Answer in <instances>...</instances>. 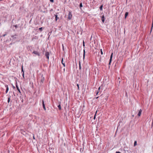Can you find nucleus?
Wrapping results in <instances>:
<instances>
[{
  "instance_id": "72a5a7b5",
  "label": "nucleus",
  "mask_w": 153,
  "mask_h": 153,
  "mask_svg": "<svg viewBox=\"0 0 153 153\" xmlns=\"http://www.w3.org/2000/svg\"><path fill=\"white\" fill-rule=\"evenodd\" d=\"M13 88L14 89V88H15V86H13Z\"/></svg>"
},
{
  "instance_id": "c85d7f7f",
  "label": "nucleus",
  "mask_w": 153,
  "mask_h": 153,
  "mask_svg": "<svg viewBox=\"0 0 153 153\" xmlns=\"http://www.w3.org/2000/svg\"><path fill=\"white\" fill-rule=\"evenodd\" d=\"M21 100L22 102H23V98H22Z\"/></svg>"
},
{
  "instance_id": "2eb2a0df",
  "label": "nucleus",
  "mask_w": 153,
  "mask_h": 153,
  "mask_svg": "<svg viewBox=\"0 0 153 153\" xmlns=\"http://www.w3.org/2000/svg\"><path fill=\"white\" fill-rule=\"evenodd\" d=\"M128 12H126V13L125 14V19H126L127 16L128 15Z\"/></svg>"
},
{
  "instance_id": "f03ea898",
  "label": "nucleus",
  "mask_w": 153,
  "mask_h": 153,
  "mask_svg": "<svg viewBox=\"0 0 153 153\" xmlns=\"http://www.w3.org/2000/svg\"><path fill=\"white\" fill-rule=\"evenodd\" d=\"M100 17L102 22L104 23L105 21V17L103 13H101L100 14Z\"/></svg>"
},
{
  "instance_id": "c9c22d12",
  "label": "nucleus",
  "mask_w": 153,
  "mask_h": 153,
  "mask_svg": "<svg viewBox=\"0 0 153 153\" xmlns=\"http://www.w3.org/2000/svg\"><path fill=\"white\" fill-rule=\"evenodd\" d=\"M65 68H64V69H63V70H64V72L65 71Z\"/></svg>"
},
{
  "instance_id": "393cba45",
  "label": "nucleus",
  "mask_w": 153,
  "mask_h": 153,
  "mask_svg": "<svg viewBox=\"0 0 153 153\" xmlns=\"http://www.w3.org/2000/svg\"><path fill=\"white\" fill-rule=\"evenodd\" d=\"M22 76L23 77V78H24V73H22Z\"/></svg>"
},
{
  "instance_id": "a878e982",
  "label": "nucleus",
  "mask_w": 153,
  "mask_h": 153,
  "mask_svg": "<svg viewBox=\"0 0 153 153\" xmlns=\"http://www.w3.org/2000/svg\"><path fill=\"white\" fill-rule=\"evenodd\" d=\"M6 35H7V33H5V34H3V35H2V36H3V37H4V36H5Z\"/></svg>"
},
{
  "instance_id": "f8f14e48",
  "label": "nucleus",
  "mask_w": 153,
  "mask_h": 153,
  "mask_svg": "<svg viewBox=\"0 0 153 153\" xmlns=\"http://www.w3.org/2000/svg\"><path fill=\"white\" fill-rule=\"evenodd\" d=\"M61 62L62 64L63 65L64 67H65V63L63 62V58H62L61 60Z\"/></svg>"
},
{
  "instance_id": "4c0bfd02",
  "label": "nucleus",
  "mask_w": 153,
  "mask_h": 153,
  "mask_svg": "<svg viewBox=\"0 0 153 153\" xmlns=\"http://www.w3.org/2000/svg\"><path fill=\"white\" fill-rule=\"evenodd\" d=\"M98 97H97V98Z\"/></svg>"
},
{
  "instance_id": "20e7f679",
  "label": "nucleus",
  "mask_w": 153,
  "mask_h": 153,
  "mask_svg": "<svg viewBox=\"0 0 153 153\" xmlns=\"http://www.w3.org/2000/svg\"><path fill=\"white\" fill-rule=\"evenodd\" d=\"M17 35L16 34H15L14 35H12L11 36V37L12 38V39L13 40H15V39H17Z\"/></svg>"
},
{
  "instance_id": "dca6fc26",
  "label": "nucleus",
  "mask_w": 153,
  "mask_h": 153,
  "mask_svg": "<svg viewBox=\"0 0 153 153\" xmlns=\"http://www.w3.org/2000/svg\"><path fill=\"white\" fill-rule=\"evenodd\" d=\"M11 97V96H10V95H9V97L8 98V100H7V102L8 103L9 102H10V98Z\"/></svg>"
},
{
  "instance_id": "cd10ccee",
  "label": "nucleus",
  "mask_w": 153,
  "mask_h": 153,
  "mask_svg": "<svg viewBox=\"0 0 153 153\" xmlns=\"http://www.w3.org/2000/svg\"><path fill=\"white\" fill-rule=\"evenodd\" d=\"M79 69H80L81 67V65H80V62H79Z\"/></svg>"
},
{
  "instance_id": "f257e3e1",
  "label": "nucleus",
  "mask_w": 153,
  "mask_h": 153,
  "mask_svg": "<svg viewBox=\"0 0 153 153\" xmlns=\"http://www.w3.org/2000/svg\"><path fill=\"white\" fill-rule=\"evenodd\" d=\"M83 47L84 49H85V42H84V41H83ZM85 49H84L83 50V59H85Z\"/></svg>"
},
{
  "instance_id": "423d86ee",
  "label": "nucleus",
  "mask_w": 153,
  "mask_h": 153,
  "mask_svg": "<svg viewBox=\"0 0 153 153\" xmlns=\"http://www.w3.org/2000/svg\"><path fill=\"white\" fill-rule=\"evenodd\" d=\"M42 106H43V108H44V110L45 111H46V108L45 107L44 101L43 100H42Z\"/></svg>"
},
{
  "instance_id": "9b49d317",
  "label": "nucleus",
  "mask_w": 153,
  "mask_h": 153,
  "mask_svg": "<svg viewBox=\"0 0 153 153\" xmlns=\"http://www.w3.org/2000/svg\"><path fill=\"white\" fill-rule=\"evenodd\" d=\"M113 54V53H112L111 54V56H110V61H109V65L110 64V63L112 60V57Z\"/></svg>"
},
{
  "instance_id": "a211bd4d",
  "label": "nucleus",
  "mask_w": 153,
  "mask_h": 153,
  "mask_svg": "<svg viewBox=\"0 0 153 153\" xmlns=\"http://www.w3.org/2000/svg\"><path fill=\"white\" fill-rule=\"evenodd\" d=\"M103 5H101L100 7V10H102Z\"/></svg>"
},
{
  "instance_id": "b1692460",
  "label": "nucleus",
  "mask_w": 153,
  "mask_h": 153,
  "mask_svg": "<svg viewBox=\"0 0 153 153\" xmlns=\"http://www.w3.org/2000/svg\"><path fill=\"white\" fill-rule=\"evenodd\" d=\"M77 87H78V90H79V85L78 84H77Z\"/></svg>"
},
{
  "instance_id": "aec40b11",
  "label": "nucleus",
  "mask_w": 153,
  "mask_h": 153,
  "mask_svg": "<svg viewBox=\"0 0 153 153\" xmlns=\"http://www.w3.org/2000/svg\"><path fill=\"white\" fill-rule=\"evenodd\" d=\"M79 7L80 8L82 7V2L80 3L79 4Z\"/></svg>"
},
{
  "instance_id": "473e14b6",
  "label": "nucleus",
  "mask_w": 153,
  "mask_h": 153,
  "mask_svg": "<svg viewBox=\"0 0 153 153\" xmlns=\"http://www.w3.org/2000/svg\"><path fill=\"white\" fill-rule=\"evenodd\" d=\"M98 93H99V92L98 91H97V92H96V95H97V94H98Z\"/></svg>"
},
{
  "instance_id": "f3484780",
  "label": "nucleus",
  "mask_w": 153,
  "mask_h": 153,
  "mask_svg": "<svg viewBox=\"0 0 153 153\" xmlns=\"http://www.w3.org/2000/svg\"><path fill=\"white\" fill-rule=\"evenodd\" d=\"M58 107L59 108V110H60L61 109V105H60V104H59L58 105Z\"/></svg>"
},
{
  "instance_id": "bb28decb",
  "label": "nucleus",
  "mask_w": 153,
  "mask_h": 153,
  "mask_svg": "<svg viewBox=\"0 0 153 153\" xmlns=\"http://www.w3.org/2000/svg\"><path fill=\"white\" fill-rule=\"evenodd\" d=\"M101 53L102 55L103 54V52L102 50V49H101Z\"/></svg>"
},
{
  "instance_id": "f704fd0d",
  "label": "nucleus",
  "mask_w": 153,
  "mask_h": 153,
  "mask_svg": "<svg viewBox=\"0 0 153 153\" xmlns=\"http://www.w3.org/2000/svg\"><path fill=\"white\" fill-rule=\"evenodd\" d=\"M100 87H99L98 89V90H100Z\"/></svg>"
},
{
  "instance_id": "39448f33",
  "label": "nucleus",
  "mask_w": 153,
  "mask_h": 153,
  "mask_svg": "<svg viewBox=\"0 0 153 153\" xmlns=\"http://www.w3.org/2000/svg\"><path fill=\"white\" fill-rule=\"evenodd\" d=\"M49 53L48 52H46L45 53V56H46V58L48 59V60L49 59Z\"/></svg>"
},
{
  "instance_id": "ddd939ff",
  "label": "nucleus",
  "mask_w": 153,
  "mask_h": 153,
  "mask_svg": "<svg viewBox=\"0 0 153 153\" xmlns=\"http://www.w3.org/2000/svg\"><path fill=\"white\" fill-rule=\"evenodd\" d=\"M142 111L141 109H140L139 110L138 113V116H140Z\"/></svg>"
},
{
  "instance_id": "7c9ffc66",
  "label": "nucleus",
  "mask_w": 153,
  "mask_h": 153,
  "mask_svg": "<svg viewBox=\"0 0 153 153\" xmlns=\"http://www.w3.org/2000/svg\"><path fill=\"white\" fill-rule=\"evenodd\" d=\"M96 118V114H95V115H94V120L95 119V118Z\"/></svg>"
},
{
  "instance_id": "6e6552de",
  "label": "nucleus",
  "mask_w": 153,
  "mask_h": 153,
  "mask_svg": "<svg viewBox=\"0 0 153 153\" xmlns=\"http://www.w3.org/2000/svg\"><path fill=\"white\" fill-rule=\"evenodd\" d=\"M43 75H42V77H41V80H40V82H42V83H43L44 80H45V78H44V76H43Z\"/></svg>"
},
{
  "instance_id": "0eeeda50",
  "label": "nucleus",
  "mask_w": 153,
  "mask_h": 153,
  "mask_svg": "<svg viewBox=\"0 0 153 153\" xmlns=\"http://www.w3.org/2000/svg\"><path fill=\"white\" fill-rule=\"evenodd\" d=\"M33 53H34V54H36L38 56H39L40 55L38 51H33Z\"/></svg>"
},
{
  "instance_id": "e433bc0d",
  "label": "nucleus",
  "mask_w": 153,
  "mask_h": 153,
  "mask_svg": "<svg viewBox=\"0 0 153 153\" xmlns=\"http://www.w3.org/2000/svg\"><path fill=\"white\" fill-rule=\"evenodd\" d=\"M62 47H63V45H62Z\"/></svg>"
},
{
  "instance_id": "7ed1b4c3",
  "label": "nucleus",
  "mask_w": 153,
  "mask_h": 153,
  "mask_svg": "<svg viewBox=\"0 0 153 153\" xmlns=\"http://www.w3.org/2000/svg\"><path fill=\"white\" fill-rule=\"evenodd\" d=\"M72 17V14L71 13L70 11H69L68 14V19L69 20H70L71 19Z\"/></svg>"
},
{
  "instance_id": "4468645a",
  "label": "nucleus",
  "mask_w": 153,
  "mask_h": 153,
  "mask_svg": "<svg viewBox=\"0 0 153 153\" xmlns=\"http://www.w3.org/2000/svg\"><path fill=\"white\" fill-rule=\"evenodd\" d=\"M16 86L17 89L18 90V91L20 93H21L20 90L19 89V87H18V85H17V84L16 85Z\"/></svg>"
},
{
  "instance_id": "4be33fe9",
  "label": "nucleus",
  "mask_w": 153,
  "mask_h": 153,
  "mask_svg": "<svg viewBox=\"0 0 153 153\" xmlns=\"http://www.w3.org/2000/svg\"><path fill=\"white\" fill-rule=\"evenodd\" d=\"M42 28L43 27H40L39 28V30H40V31L41 32L42 31Z\"/></svg>"
},
{
  "instance_id": "9d476101",
  "label": "nucleus",
  "mask_w": 153,
  "mask_h": 153,
  "mask_svg": "<svg viewBox=\"0 0 153 153\" xmlns=\"http://www.w3.org/2000/svg\"><path fill=\"white\" fill-rule=\"evenodd\" d=\"M5 87L6 88V90L5 91V93H6V94H7L8 92V91L9 90V88H8V86L7 85H5Z\"/></svg>"
},
{
  "instance_id": "5701e85b",
  "label": "nucleus",
  "mask_w": 153,
  "mask_h": 153,
  "mask_svg": "<svg viewBox=\"0 0 153 153\" xmlns=\"http://www.w3.org/2000/svg\"><path fill=\"white\" fill-rule=\"evenodd\" d=\"M14 27H15L16 28H18V26H17V25H14Z\"/></svg>"
},
{
  "instance_id": "6ab92c4d",
  "label": "nucleus",
  "mask_w": 153,
  "mask_h": 153,
  "mask_svg": "<svg viewBox=\"0 0 153 153\" xmlns=\"http://www.w3.org/2000/svg\"><path fill=\"white\" fill-rule=\"evenodd\" d=\"M137 141H135L134 143V146H135L137 145Z\"/></svg>"
},
{
  "instance_id": "1a4fd4ad",
  "label": "nucleus",
  "mask_w": 153,
  "mask_h": 153,
  "mask_svg": "<svg viewBox=\"0 0 153 153\" xmlns=\"http://www.w3.org/2000/svg\"><path fill=\"white\" fill-rule=\"evenodd\" d=\"M58 13H56V15H55V20L56 21H57V20H58V19H59V18L58 16V15H57V14H58Z\"/></svg>"
},
{
  "instance_id": "c756f323",
  "label": "nucleus",
  "mask_w": 153,
  "mask_h": 153,
  "mask_svg": "<svg viewBox=\"0 0 153 153\" xmlns=\"http://www.w3.org/2000/svg\"><path fill=\"white\" fill-rule=\"evenodd\" d=\"M50 1L52 2H53V0H50Z\"/></svg>"
},
{
  "instance_id": "412c9836",
  "label": "nucleus",
  "mask_w": 153,
  "mask_h": 153,
  "mask_svg": "<svg viewBox=\"0 0 153 153\" xmlns=\"http://www.w3.org/2000/svg\"><path fill=\"white\" fill-rule=\"evenodd\" d=\"M21 72H22V73H24V71L23 69V66H22V67Z\"/></svg>"
},
{
  "instance_id": "2f4dec72",
  "label": "nucleus",
  "mask_w": 153,
  "mask_h": 153,
  "mask_svg": "<svg viewBox=\"0 0 153 153\" xmlns=\"http://www.w3.org/2000/svg\"><path fill=\"white\" fill-rule=\"evenodd\" d=\"M33 139H35V137H34V134H33Z\"/></svg>"
}]
</instances>
